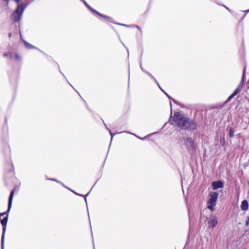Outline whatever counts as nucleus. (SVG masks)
Wrapping results in <instances>:
<instances>
[{
	"instance_id": "f257e3e1",
	"label": "nucleus",
	"mask_w": 249,
	"mask_h": 249,
	"mask_svg": "<svg viewBox=\"0 0 249 249\" xmlns=\"http://www.w3.org/2000/svg\"><path fill=\"white\" fill-rule=\"evenodd\" d=\"M174 122L178 127L182 129L194 130L196 128V124L183 114L178 112L174 117Z\"/></svg>"
},
{
	"instance_id": "f03ea898",
	"label": "nucleus",
	"mask_w": 249,
	"mask_h": 249,
	"mask_svg": "<svg viewBox=\"0 0 249 249\" xmlns=\"http://www.w3.org/2000/svg\"><path fill=\"white\" fill-rule=\"evenodd\" d=\"M26 4H18L16 10L11 15V18L13 22H17L20 21L21 18L22 14L25 9Z\"/></svg>"
},
{
	"instance_id": "7ed1b4c3",
	"label": "nucleus",
	"mask_w": 249,
	"mask_h": 249,
	"mask_svg": "<svg viewBox=\"0 0 249 249\" xmlns=\"http://www.w3.org/2000/svg\"><path fill=\"white\" fill-rule=\"evenodd\" d=\"M210 198L207 202V208L213 211L215 206L216 202L218 196V194L215 192H211L209 193Z\"/></svg>"
},
{
	"instance_id": "20e7f679",
	"label": "nucleus",
	"mask_w": 249,
	"mask_h": 249,
	"mask_svg": "<svg viewBox=\"0 0 249 249\" xmlns=\"http://www.w3.org/2000/svg\"><path fill=\"white\" fill-rule=\"evenodd\" d=\"M8 217L6 216L2 220H0V223L2 226V233L1 239V249H4V236L6 231V225L7 223Z\"/></svg>"
},
{
	"instance_id": "39448f33",
	"label": "nucleus",
	"mask_w": 249,
	"mask_h": 249,
	"mask_svg": "<svg viewBox=\"0 0 249 249\" xmlns=\"http://www.w3.org/2000/svg\"><path fill=\"white\" fill-rule=\"evenodd\" d=\"M82 2L84 3L85 5L93 13L100 17L105 18L109 21L112 22V18H111L99 13L98 11H97L96 10L92 8L90 5H89L85 0H84Z\"/></svg>"
},
{
	"instance_id": "423d86ee",
	"label": "nucleus",
	"mask_w": 249,
	"mask_h": 249,
	"mask_svg": "<svg viewBox=\"0 0 249 249\" xmlns=\"http://www.w3.org/2000/svg\"><path fill=\"white\" fill-rule=\"evenodd\" d=\"M185 145L186 148L189 151L195 150L196 147L195 142L190 137H188L185 139Z\"/></svg>"
},
{
	"instance_id": "0eeeda50",
	"label": "nucleus",
	"mask_w": 249,
	"mask_h": 249,
	"mask_svg": "<svg viewBox=\"0 0 249 249\" xmlns=\"http://www.w3.org/2000/svg\"><path fill=\"white\" fill-rule=\"evenodd\" d=\"M14 191H12L10 195L9 200H8V209L7 210L3 213H0V217L2 216H3L4 215H6V216H7L8 217V213H9V211L11 208L12 204V201L13 199V196H14Z\"/></svg>"
},
{
	"instance_id": "6e6552de",
	"label": "nucleus",
	"mask_w": 249,
	"mask_h": 249,
	"mask_svg": "<svg viewBox=\"0 0 249 249\" xmlns=\"http://www.w3.org/2000/svg\"><path fill=\"white\" fill-rule=\"evenodd\" d=\"M245 70H246V67H245L244 69V71H243V73L242 80L240 82V84H239L238 87L234 90V91L233 92V93L235 95H237L240 92L241 89L243 86Z\"/></svg>"
},
{
	"instance_id": "1a4fd4ad",
	"label": "nucleus",
	"mask_w": 249,
	"mask_h": 249,
	"mask_svg": "<svg viewBox=\"0 0 249 249\" xmlns=\"http://www.w3.org/2000/svg\"><path fill=\"white\" fill-rule=\"evenodd\" d=\"M140 68H141V69H142V70L143 71H144V72H146V73H147L148 75H150V76H151V77H152V78L155 80V81L156 82V83H157V84L158 85V86H159V87L160 88V89L162 91H163L164 92V93H165V94L167 96V97H168L169 98H170V97L168 95V94L167 93H166L165 91H164L162 89H161V87H160V85H159V84L158 82V81H157V80L155 78V77H154V76H153V75H152L150 73H149V72H148V71H145V70L143 69L142 66V62H140Z\"/></svg>"
},
{
	"instance_id": "9d476101",
	"label": "nucleus",
	"mask_w": 249,
	"mask_h": 249,
	"mask_svg": "<svg viewBox=\"0 0 249 249\" xmlns=\"http://www.w3.org/2000/svg\"><path fill=\"white\" fill-rule=\"evenodd\" d=\"M223 183L221 181H214L212 183L213 189L215 190L223 187Z\"/></svg>"
},
{
	"instance_id": "9b49d317",
	"label": "nucleus",
	"mask_w": 249,
	"mask_h": 249,
	"mask_svg": "<svg viewBox=\"0 0 249 249\" xmlns=\"http://www.w3.org/2000/svg\"><path fill=\"white\" fill-rule=\"evenodd\" d=\"M209 224V227L214 228L215 227L218 221L217 218L215 216L212 217L208 221Z\"/></svg>"
},
{
	"instance_id": "f8f14e48",
	"label": "nucleus",
	"mask_w": 249,
	"mask_h": 249,
	"mask_svg": "<svg viewBox=\"0 0 249 249\" xmlns=\"http://www.w3.org/2000/svg\"><path fill=\"white\" fill-rule=\"evenodd\" d=\"M240 207L242 210L247 211L249 208V203L248 201L246 200L242 201Z\"/></svg>"
},
{
	"instance_id": "ddd939ff",
	"label": "nucleus",
	"mask_w": 249,
	"mask_h": 249,
	"mask_svg": "<svg viewBox=\"0 0 249 249\" xmlns=\"http://www.w3.org/2000/svg\"><path fill=\"white\" fill-rule=\"evenodd\" d=\"M234 135V131L231 127L229 128V136L230 138H232Z\"/></svg>"
},
{
	"instance_id": "4468645a",
	"label": "nucleus",
	"mask_w": 249,
	"mask_h": 249,
	"mask_svg": "<svg viewBox=\"0 0 249 249\" xmlns=\"http://www.w3.org/2000/svg\"><path fill=\"white\" fill-rule=\"evenodd\" d=\"M50 179V180H51L55 181H56L57 182H58V183H61V184H62V185L64 187L67 188V189H68L69 190H71V191L73 192L74 194H76V195H77L81 196L80 195H79V194H77V193H75V192H74V191H72V190H71V189H70L69 188H68V187H67L65 186V185H64L62 182H60L59 181H58L56 180V179Z\"/></svg>"
},
{
	"instance_id": "2eb2a0df",
	"label": "nucleus",
	"mask_w": 249,
	"mask_h": 249,
	"mask_svg": "<svg viewBox=\"0 0 249 249\" xmlns=\"http://www.w3.org/2000/svg\"><path fill=\"white\" fill-rule=\"evenodd\" d=\"M4 57H9L10 59L12 58V53H5L3 54Z\"/></svg>"
},
{
	"instance_id": "dca6fc26",
	"label": "nucleus",
	"mask_w": 249,
	"mask_h": 249,
	"mask_svg": "<svg viewBox=\"0 0 249 249\" xmlns=\"http://www.w3.org/2000/svg\"><path fill=\"white\" fill-rule=\"evenodd\" d=\"M24 44L26 48L28 49L33 48L34 47L29 43L27 42L26 41H24Z\"/></svg>"
},
{
	"instance_id": "f3484780",
	"label": "nucleus",
	"mask_w": 249,
	"mask_h": 249,
	"mask_svg": "<svg viewBox=\"0 0 249 249\" xmlns=\"http://www.w3.org/2000/svg\"><path fill=\"white\" fill-rule=\"evenodd\" d=\"M235 96V95L234 94H233L232 93V94H231L229 97V98H228L227 100V102H229L231 99H232L234 96Z\"/></svg>"
},
{
	"instance_id": "a211bd4d",
	"label": "nucleus",
	"mask_w": 249,
	"mask_h": 249,
	"mask_svg": "<svg viewBox=\"0 0 249 249\" xmlns=\"http://www.w3.org/2000/svg\"><path fill=\"white\" fill-rule=\"evenodd\" d=\"M235 96V95L234 94H233L232 93V94H231L229 97V98H228L227 100V102H229L231 99H232L234 96Z\"/></svg>"
},
{
	"instance_id": "6ab92c4d",
	"label": "nucleus",
	"mask_w": 249,
	"mask_h": 249,
	"mask_svg": "<svg viewBox=\"0 0 249 249\" xmlns=\"http://www.w3.org/2000/svg\"><path fill=\"white\" fill-rule=\"evenodd\" d=\"M104 124L106 126V128H107V129L109 130V133H110V135H111V140H112V138H113V136H114V135H115V133H114V134H113V133L111 132V131L107 128V126H106V124H105V123H104Z\"/></svg>"
},
{
	"instance_id": "aec40b11",
	"label": "nucleus",
	"mask_w": 249,
	"mask_h": 249,
	"mask_svg": "<svg viewBox=\"0 0 249 249\" xmlns=\"http://www.w3.org/2000/svg\"><path fill=\"white\" fill-rule=\"evenodd\" d=\"M104 124L106 126V128H107V129L109 130V133H110V135H111V140H112V138H113V136H114V135H115V133H114V134H113V133L111 132V131L107 128V126H106V124H105V123H104Z\"/></svg>"
},
{
	"instance_id": "412c9836",
	"label": "nucleus",
	"mask_w": 249,
	"mask_h": 249,
	"mask_svg": "<svg viewBox=\"0 0 249 249\" xmlns=\"http://www.w3.org/2000/svg\"><path fill=\"white\" fill-rule=\"evenodd\" d=\"M245 225L246 226H248L249 225V217H248V219L247 220V221H246V223H245Z\"/></svg>"
},
{
	"instance_id": "4be33fe9",
	"label": "nucleus",
	"mask_w": 249,
	"mask_h": 249,
	"mask_svg": "<svg viewBox=\"0 0 249 249\" xmlns=\"http://www.w3.org/2000/svg\"><path fill=\"white\" fill-rule=\"evenodd\" d=\"M15 57V58L17 59V60H20V59L19 56L18 54H16Z\"/></svg>"
},
{
	"instance_id": "5701e85b",
	"label": "nucleus",
	"mask_w": 249,
	"mask_h": 249,
	"mask_svg": "<svg viewBox=\"0 0 249 249\" xmlns=\"http://www.w3.org/2000/svg\"><path fill=\"white\" fill-rule=\"evenodd\" d=\"M119 24L120 25H122V26H125V27H133V26H130L129 25H125V24Z\"/></svg>"
},
{
	"instance_id": "b1692460",
	"label": "nucleus",
	"mask_w": 249,
	"mask_h": 249,
	"mask_svg": "<svg viewBox=\"0 0 249 249\" xmlns=\"http://www.w3.org/2000/svg\"><path fill=\"white\" fill-rule=\"evenodd\" d=\"M133 27H136L137 28V29H138L141 32H142V30L141 29V28L137 25L136 26H135V25H133Z\"/></svg>"
},
{
	"instance_id": "393cba45",
	"label": "nucleus",
	"mask_w": 249,
	"mask_h": 249,
	"mask_svg": "<svg viewBox=\"0 0 249 249\" xmlns=\"http://www.w3.org/2000/svg\"><path fill=\"white\" fill-rule=\"evenodd\" d=\"M89 193H88L86 195V196H85V201H86V202H87L86 196H88V195H89Z\"/></svg>"
},
{
	"instance_id": "a878e982",
	"label": "nucleus",
	"mask_w": 249,
	"mask_h": 249,
	"mask_svg": "<svg viewBox=\"0 0 249 249\" xmlns=\"http://www.w3.org/2000/svg\"><path fill=\"white\" fill-rule=\"evenodd\" d=\"M21 0H14L17 3H18Z\"/></svg>"
},
{
	"instance_id": "bb28decb",
	"label": "nucleus",
	"mask_w": 249,
	"mask_h": 249,
	"mask_svg": "<svg viewBox=\"0 0 249 249\" xmlns=\"http://www.w3.org/2000/svg\"><path fill=\"white\" fill-rule=\"evenodd\" d=\"M12 36V33H9V34H8V36H9V37H11Z\"/></svg>"
},
{
	"instance_id": "cd10ccee",
	"label": "nucleus",
	"mask_w": 249,
	"mask_h": 249,
	"mask_svg": "<svg viewBox=\"0 0 249 249\" xmlns=\"http://www.w3.org/2000/svg\"><path fill=\"white\" fill-rule=\"evenodd\" d=\"M244 12H246V13H248V12H249V10H246V11H245Z\"/></svg>"
},
{
	"instance_id": "c85d7f7f",
	"label": "nucleus",
	"mask_w": 249,
	"mask_h": 249,
	"mask_svg": "<svg viewBox=\"0 0 249 249\" xmlns=\"http://www.w3.org/2000/svg\"><path fill=\"white\" fill-rule=\"evenodd\" d=\"M172 100L174 103H177L176 101L174 99H172Z\"/></svg>"
},
{
	"instance_id": "c756f323",
	"label": "nucleus",
	"mask_w": 249,
	"mask_h": 249,
	"mask_svg": "<svg viewBox=\"0 0 249 249\" xmlns=\"http://www.w3.org/2000/svg\"><path fill=\"white\" fill-rule=\"evenodd\" d=\"M225 8H226L227 9H228V10H230V9L228 8V7H226V6H225Z\"/></svg>"
},
{
	"instance_id": "7c9ffc66",
	"label": "nucleus",
	"mask_w": 249,
	"mask_h": 249,
	"mask_svg": "<svg viewBox=\"0 0 249 249\" xmlns=\"http://www.w3.org/2000/svg\"><path fill=\"white\" fill-rule=\"evenodd\" d=\"M126 49H127V53H129L128 49L127 48H126Z\"/></svg>"
},
{
	"instance_id": "2f4dec72",
	"label": "nucleus",
	"mask_w": 249,
	"mask_h": 249,
	"mask_svg": "<svg viewBox=\"0 0 249 249\" xmlns=\"http://www.w3.org/2000/svg\"><path fill=\"white\" fill-rule=\"evenodd\" d=\"M125 132L128 133H130V132H128V131H125Z\"/></svg>"
},
{
	"instance_id": "473e14b6",
	"label": "nucleus",
	"mask_w": 249,
	"mask_h": 249,
	"mask_svg": "<svg viewBox=\"0 0 249 249\" xmlns=\"http://www.w3.org/2000/svg\"><path fill=\"white\" fill-rule=\"evenodd\" d=\"M81 1H83L84 0H80Z\"/></svg>"
}]
</instances>
